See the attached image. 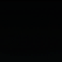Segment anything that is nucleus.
I'll return each instance as SVG.
<instances>
[{
  "instance_id": "1",
  "label": "nucleus",
  "mask_w": 62,
  "mask_h": 62,
  "mask_svg": "<svg viewBox=\"0 0 62 62\" xmlns=\"http://www.w3.org/2000/svg\"><path fill=\"white\" fill-rule=\"evenodd\" d=\"M1 1V0H0V1Z\"/></svg>"
},
{
  "instance_id": "2",
  "label": "nucleus",
  "mask_w": 62,
  "mask_h": 62,
  "mask_svg": "<svg viewBox=\"0 0 62 62\" xmlns=\"http://www.w3.org/2000/svg\"><path fill=\"white\" fill-rule=\"evenodd\" d=\"M11 1H12V0H11Z\"/></svg>"
}]
</instances>
